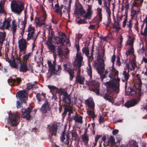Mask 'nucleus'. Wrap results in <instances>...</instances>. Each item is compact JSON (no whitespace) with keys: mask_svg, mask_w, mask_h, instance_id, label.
Wrapping results in <instances>:
<instances>
[{"mask_svg":"<svg viewBox=\"0 0 147 147\" xmlns=\"http://www.w3.org/2000/svg\"><path fill=\"white\" fill-rule=\"evenodd\" d=\"M144 23H145L146 25L144 29V32L141 31V35L145 37L147 36V16L146 17L143 21Z\"/></svg>","mask_w":147,"mask_h":147,"instance_id":"c85d7f7f","label":"nucleus"},{"mask_svg":"<svg viewBox=\"0 0 147 147\" xmlns=\"http://www.w3.org/2000/svg\"><path fill=\"white\" fill-rule=\"evenodd\" d=\"M47 18V15L46 14L45 11H43V12L42 15V17L41 18V19L43 21H45Z\"/></svg>","mask_w":147,"mask_h":147,"instance_id":"052dcab7","label":"nucleus"},{"mask_svg":"<svg viewBox=\"0 0 147 147\" xmlns=\"http://www.w3.org/2000/svg\"><path fill=\"white\" fill-rule=\"evenodd\" d=\"M36 98H37L38 101L39 102H40L41 101V95L39 93H38L36 94Z\"/></svg>","mask_w":147,"mask_h":147,"instance_id":"338daca9","label":"nucleus"},{"mask_svg":"<svg viewBox=\"0 0 147 147\" xmlns=\"http://www.w3.org/2000/svg\"><path fill=\"white\" fill-rule=\"evenodd\" d=\"M70 76V79L72 80L74 77V70L70 69H68L67 70Z\"/></svg>","mask_w":147,"mask_h":147,"instance_id":"a19ab883","label":"nucleus"},{"mask_svg":"<svg viewBox=\"0 0 147 147\" xmlns=\"http://www.w3.org/2000/svg\"><path fill=\"white\" fill-rule=\"evenodd\" d=\"M94 109L93 110H92V109H88V110L87 111V113L88 115L93 119H94L96 117L94 112Z\"/></svg>","mask_w":147,"mask_h":147,"instance_id":"4c0bfd02","label":"nucleus"},{"mask_svg":"<svg viewBox=\"0 0 147 147\" xmlns=\"http://www.w3.org/2000/svg\"><path fill=\"white\" fill-rule=\"evenodd\" d=\"M61 69V67L60 65L58 66V70H56V72H57V73H56V74L57 75H59L60 73V70Z\"/></svg>","mask_w":147,"mask_h":147,"instance_id":"774afa93","label":"nucleus"},{"mask_svg":"<svg viewBox=\"0 0 147 147\" xmlns=\"http://www.w3.org/2000/svg\"><path fill=\"white\" fill-rule=\"evenodd\" d=\"M126 67L129 70H134L137 67L136 57L134 56L129 60L128 63L126 64Z\"/></svg>","mask_w":147,"mask_h":147,"instance_id":"9d476101","label":"nucleus"},{"mask_svg":"<svg viewBox=\"0 0 147 147\" xmlns=\"http://www.w3.org/2000/svg\"><path fill=\"white\" fill-rule=\"evenodd\" d=\"M74 66L78 68V70L76 73V76H80L81 71V69L80 67L82 65H74Z\"/></svg>","mask_w":147,"mask_h":147,"instance_id":"603ef678","label":"nucleus"},{"mask_svg":"<svg viewBox=\"0 0 147 147\" xmlns=\"http://www.w3.org/2000/svg\"><path fill=\"white\" fill-rule=\"evenodd\" d=\"M18 46L20 51V52H23L27 48V44L25 39H21L18 41Z\"/></svg>","mask_w":147,"mask_h":147,"instance_id":"dca6fc26","label":"nucleus"},{"mask_svg":"<svg viewBox=\"0 0 147 147\" xmlns=\"http://www.w3.org/2000/svg\"><path fill=\"white\" fill-rule=\"evenodd\" d=\"M15 60L16 61V63L17 64H21V63H22V62L21 61V60L20 57H17L15 58Z\"/></svg>","mask_w":147,"mask_h":147,"instance_id":"bf43d9fd","label":"nucleus"},{"mask_svg":"<svg viewBox=\"0 0 147 147\" xmlns=\"http://www.w3.org/2000/svg\"><path fill=\"white\" fill-rule=\"evenodd\" d=\"M22 103H24L22 102V101H21V102H20L19 101H17L16 102V106L17 108H21L22 107Z\"/></svg>","mask_w":147,"mask_h":147,"instance_id":"e2e57ef3","label":"nucleus"},{"mask_svg":"<svg viewBox=\"0 0 147 147\" xmlns=\"http://www.w3.org/2000/svg\"><path fill=\"white\" fill-rule=\"evenodd\" d=\"M134 42V41L133 40H128L126 42V46L129 45L130 46V47H131L132 46L133 47Z\"/></svg>","mask_w":147,"mask_h":147,"instance_id":"13d9d810","label":"nucleus"},{"mask_svg":"<svg viewBox=\"0 0 147 147\" xmlns=\"http://www.w3.org/2000/svg\"><path fill=\"white\" fill-rule=\"evenodd\" d=\"M16 96L23 102H26V100L28 99V94L24 90L18 91L16 93Z\"/></svg>","mask_w":147,"mask_h":147,"instance_id":"9b49d317","label":"nucleus"},{"mask_svg":"<svg viewBox=\"0 0 147 147\" xmlns=\"http://www.w3.org/2000/svg\"><path fill=\"white\" fill-rule=\"evenodd\" d=\"M56 91H57L58 93H61V94L63 96V97H65L69 95L67 92L63 89H60L58 90V89L56 88Z\"/></svg>","mask_w":147,"mask_h":147,"instance_id":"72a5a7b5","label":"nucleus"},{"mask_svg":"<svg viewBox=\"0 0 147 147\" xmlns=\"http://www.w3.org/2000/svg\"><path fill=\"white\" fill-rule=\"evenodd\" d=\"M27 23L26 18V15H25L24 19V21L21 22V24L22 25V32L23 33L25 31V30L26 27V25Z\"/></svg>","mask_w":147,"mask_h":147,"instance_id":"79ce46f5","label":"nucleus"},{"mask_svg":"<svg viewBox=\"0 0 147 147\" xmlns=\"http://www.w3.org/2000/svg\"><path fill=\"white\" fill-rule=\"evenodd\" d=\"M76 21L79 24H86L87 23V22L85 19H82L79 17L76 18Z\"/></svg>","mask_w":147,"mask_h":147,"instance_id":"37998d69","label":"nucleus"},{"mask_svg":"<svg viewBox=\"0 0 147 147\" xmlns=\"http://www.w3.org/2000/svg\"><path fill=\"white\" fill-rule=\"evenodd\" d=\"M11 19L10 18L6 19L5 18L4 20L3 23L2 25L0 27V29L4 30L5 29L8 30L10 27Z\"/></svg>","mask_w":147,"mask_h":147,"instance_id":"4468645a","label":"nucleus"},{"mask_svg":"<svg viewBox=\"0 0 147 147\" xmlns=\"http://www.w3.org/2000/svg\"><path fill=\"white\" fill-rule=\"evenodd\" d=\"M83 36V34L79 33L76 34V38L79 41V40L82 38Z\"/></svg>","mask_w":147,"mask_h":147,"instance_id":"69168bd1","label":"nucleus"},{"mask_svg":"<svg viewBox=\"0 0 147 147\" xmlns=\"http://www.w3.org/2000/svg\"><path fill=\"white\" fill-rule=\"evenodd\" d=\"M110 22V20L109 19H107L104 22V24L106 26V27H107L109 26Z\"/></svg>","mask_w":147,"mask_h":147,"instance_id":"680f3d73","label":"nucleus"},{"mask_svg":"<svg viewBox=\"0 0 147 147\" xmlns=\"http://www.w3.org/2000/svg\"><path fill=\"white\" fill-rule=\"evenodd\" d=\"M96 19L98 22H101L102 20V9L100 7H98L97 9Z\"/></svg>","mask_w":147,"mask_h":147,"instance_id":"b1692460","label":"nucleus"},{"mask_svg":"<svg viewBox=\"0 0 147 147\" xmlns=\"http://www.w3.org/2000/svg\"><path fill=\"white\" fill-rule=\"evenodd\" d=\"M19 69L20 72H26L28 70L27 65L24 62L21 63Z\"/></svg>","mask_w":147,"mask_h":147,"instance_id":"a878e982","label":"nucleus"},{"mask_svg":"<svg viewBox=\"0 0 147 147\" xmlns=\"http://www.w3.org/2000/svg\"><path fill=\"white\" fill-rule=\"evenodd\" d=\"M129 70H128L127 72H126V71H124L123 72L122 74L124 77V80L126 81L128 80L130 76L129 73Z\"/></svg>","mask_w":147,"mask_h":147,"instance_id":"49530a36","label":"nucleus"},{"mask_svg":"<svg viewBox=\"0 0 147 147\" xmlns=\"http://www.w3.org/2000/svg\"><path fill=\"white\" fill-rule=\"evenodd\" d=\"M63 37H61V38H60L58 36L56 37V43L57 45L61 43L60 45L61 46L64 45V43L65 40H63Z\"/></svg>","mask_w":147,"mask_h":147,"instance_id":"473e14b6","label":"nucleus"},{"mask_svg":"<svg viewBox=\"0 0 147 147\" xmlns=\"http://www.w3.org/2000/svg\"><path fill=\"white\" fill-rule=\"evenodd\" d=\"M12 27L11 28V30L12 32V33L13 35L15 34L16 30L17 25L16 24V21L13 20L12 22Z\"/></svg>","mask_w":147,"mask_h":147,"instance_id":"e433bc0d","label":"nucleus"},{"mask_svg":"<svg viewBox=\"0 0 147 147\" xmlns=\"http://www.w3.org/2000/svg\"><path fill=\"white\" fill-rule=\"evenodd\" d=\"M111 142L112 145H114L115 144V140L114 137L113 136H111L108 140V143Z\"/></svg>","mask_w":147,"mask_h":147,"instance_id":"09e8293b","label":"nucleus"},{"mask_svg":"<svg viewBox=\"0 0 147 147\" xmlns=\"http://www.w3.org/2000/svg\"><path fill=\"white\" fill-rule=\"evenodd\" d=\"M48 88L50 90V92H51L53 96L52 98L55 100V86L51 85H49L47 86Z\"/></svg>","mask_w":147,"mask_h":147,"instance_id":"7c9ffc66","label":"nucleus"},{"mask_svg":"<svg viewBox=\"0 0 147 147\" xmlns=\"http://www.w3.org/2000/svg\"><path fill=\"white\" fill-rule=\"evenodd\" d=\"M6 33L4 31L3 32H0V45H3V43L6 37Z\"/></svg>","mask_w":147,"mask_h":147,"instance_id":"c756f323","label":"nucleus"},{"mask_svg":"<svg viewBox=\"0 0 147 147\" xmlns=\"http://www.w3.org/2000/svg\"><path fill=\"white\" fill-rule=\"evenodd\" d=\"M85 81V78L84 76H78L76 77V80L75 82V84H79L80 85L84 84Z\"/></svg>","mask_w":147,"mask_h":147,"instance_id":"5701e85b","label":"nucleus"},{"mask_svg":"<svg viewBox=\"0 0 147 147\" xmlns=\"http://www.w3.org/2000/svg\"><path fill=\"white\" fill-rule=\"evenodd\" d=\"M104 55L102 54H99L97 57V61H93V65L97 69L98 73L102 78L105 77L102 73L105 69V64L104 60Z\"/></svg>","mask_w":147,"mask_h":147,"instance_id":"7ed1b4c3","label":"nucleus"},{"mask_svg":"<svg viewBox=\"0 0 147 147\" xmlns=\"http://www.w3.org/2000/svg\"><path fill=\"white\" fill-rule=\"evenodd\" d=\"M82 51L83 53H85L86 55L87 56H88L89 54L88 49L86 47H84L83 48Z\"/></svg>","mask_w":147,"mask_h":147,"instance_id":"864d4df0","label":"nucleus"},{"mask_svg":"<svg viewBox=\"0 0 147 147\" xmlns=\"http://www.w3.org/2000/svg\"><path fill=\"white\" fill-rule=\"evenodd\" d=\"M12 11L19 14L24 10V6L23 3L19 1H12L11 4Z\"/></svg>","mask_w":147,"mask_h":147,"instance_id":"39448f33","label":"nucleus"},{"mask_svg":"<svg viewBox=\"0 0 147 147\" xmlns=\"http://www.w3.org/2000/svg\"><path fill=\"white\" fill-rule=\"evenodd\" d=\"M49 105L47 102H46L42 106L40 109V111L43 113H46L47 112Z\"/></svg>","mask_w":147,"mask_h":147,"instance_id":"2f4dec72","label":"nucleus"},{"mask_svg":"<svg viewBox=\"0 0 147 147\" xmlns=\"http://www.w3.org/2000/svg\"><path fill=\"white\" fill-rule=\"evenodd\" d=\"M140 6H137L136 4H134L131 8V15L132 17L134 16L137 13L140 12Z\"/></svg>","mask_w":147,"mask_h":147,"instance_id":"aec40b11","label":"nucleus"},{"mask_svg":"<svg viewBox=\"0 0 147 147\" xmlns=\"http://www.w3.org/2000/svg\"><path fill=\"white\" fill-rule=\"evenodd\" d=\"M74 12L77 15L80 14L81 16L86 19H90L92 18L93 11L92 10L91 6L88 5L86 12L82 6L76 9Z\"/></svg>","mask_w":147,"mask_h":147,"instance_id":"20e7f679","label":"nucleus"},{"mask_svg":"<svg viewBox=\"0 0 147 147\" xmlns=\"http://www.w3.org/2000/svg\"><path fill=\"white\" fill-rule=\"evenodd\" d=\"M111 74L109 76L111 78L113 75H114V78L109 82H103V84L107 88V90L111 92L117 91L119 89L120 79L118 78V71L116 70L113 66L110 69Z\"/></svg>","mask_w":147,"mask_h":147,"instance_id":"f03ea898","label":"nucleus"},{"mask_svg":"<svg viewBox=\"0 0 147 147\" xmlns=\"http://www.w3.org/2000/svg\"><path fill=\"white\" fill-rule=\"evenodd\" d=\"M113 28L115 30L116 32H118L120 29L119 22H115L113 25Z\"/></svg>","mask_w":147,"mask_h":147,"instance_id":"c03bdc74","label":"nucleus"},{"mask_svg":"<svg viewBox=\"0 0 147 147\" xmlns=\"http://www.w3.org/2000/svg\"><path fill=\"white\" fill-rule=\"evenodd\" d=\"M74 118L75 122L81 123H82V116L79 115H76L74 116Z\"/></svg>","mask_w":147,"mask_h":147,"instance_id":"c9c22d12","label":"nucleus"},{"mask_svg":"<svg viewBox=\"0 0 147 147\" xmlns=\"http://www.w3.org/2000/svg\"><path fill=\"white\" fill-rule=\"evenodd\" d=\"M22 81L21 78H16V79L11 78L7 80L8 84L11 86H19Z\"/></svg>","mask_w":147,"mask_h":147,"instance_id":"ddd939ff","label":"nucleus"},{"mask_svg":"<svg viewBox=\"0 0 147 147\" xmlns=\"http://www.w3.org/2000/svg\"><path fill=\"white\" fill-rule=\"evenodd\" d=\"M49 133V139L51 143L52 147H55V145L53 140L55 138V124L48 125Z\"/></svg>","mask_w":147,"mask_h":147,"instance_id":"0eeeda50","label":"nucleus"},{"mask_svg":"<svg viewBox=\"0 0 147 147\" xmlns=\"http://www.w3.org/2000/svg\"><path fill=\"white\" fill-rule=\"evenodd\" d=\"M26 85V89L30 90L33 88L34 86H35V84H32L31 83H28Z\"/></svg>","mask_w":147,"mask_h":147,"instance_id":"6e6d98bb","label":"nucleus"},{"mask_svg":"<svg viewBox=\"0 0 147 147\" xmlns=\"http://www.w3.org/2000/svg\"><path fill=\"white\" fill-rule=\"evenodd\" d=\"M68 111L69 112V113H68L69 117L67 118V120L69 121L70 122H71L73 119V118L74 116L71 117V114L72 113H73V111L72 108L69 107H66L65 108V111L63 113L64 114H66L67 112Z\"/></svg>","mask_w":147,"mask_h":147,"instance_id":"a211bd4d","label":"nucleus"},{"mask_svg":"<svg viewBox=\"0 0 147 147\" xmlns=\"http://www.w3.org/2000/svg\"><path fill=\"white\" fill-rule=\"evenodd\" d=\"M87 71L88 75L91 78L92 76V70L90 65L88 64V66L87 67Z\"/></svg>","mask_w":147,"mask_h":147,"instance_id":"a18cd8bd","label":"nucleus"},{"mask_svg":"<svg viewBox=\"0 0 147 147\" xmlns=\"http://www.w3.org/2000/svg\"><path fill=\"white\" fill-rule=\"evenodd\" d=\"M12 57L13 59L12 60H10L8 62L9 63V65L11 67L17 69L18 68V65L16 63V61L15 60V58L13 56Z\"/></svg>","mask_w":147,"mask_h":147,"instance_id":"bb28decb","label":"nucleus"},{"mask_svg":"<svg viewBox=\"0 0 147 147\" xmlns=\"http://www.w3.org/2000/svg\"><path fill=\"white\" fill-rule=\"evenodd\" d=\"M61 141L64 144L68 145L69 144V134L67 133L65 134V130L64 129L62 132L61 137Z\"/></svg>","mask_w":147,"mask_h":147,"instance_id":"f8f14e48","label":"nucleus"},{"mask_svg":"<svg viewBox=\"0 0 147 147\" xmlns=\"http://www.w3.org/2000/svg\"><path fill=\"white\" fill-rule=\"evenodd\" d=\"M86 84L89 86V89L90 90L96 93L98 95L99 94L100 85L99 83L92 81L89 83L86 81Z\"/></svg>","mask_w":147,"mask_h":147,"instance_id":"6e6552de","label":"nucleus"},{"mask_svg":"<svg viewBox=\"0 0 147 147\" xmlns=\"http://www.w3.org/2000/svg\"><path fill=\"white\" fill-rule=\"evenodd\" d=\"M57 53L58 55L59 56H62L63 53L62 48L58 47V48L57 49Z\"/></svg>","mask_w":147,"mask_h":147,"instance_id":"5fc2aeb1","label":"nucleus"},{"mask_svg":"<svg viewBox=\"0 0 147 147\" xmlns=\"http://www.w3.org/2000/svg\"><path fill=\"white\" fill-rule=\"evenodd\" d=\"M63 101L67 104H69L71 102V98L70 95L64 97H63Z\"/></svg>","mask_w":147,"mask_h":147,"instance_id":"58836bf2","label":"nucleus"},{"mask_svg":"<svg viewBox=\"0 0 147 147\" xmlns=\"http://www.w3.org/2000/svg\"><path fill=\"white\" fill-rule=\"evenodd\" d=\"M86 104L88 106V109L93 110L94 108L95 105L92 99L89 98L85 100Z\"/></svg>","mask_w":147,"mask_h":147,"instance_id":"412c9836","label":"nucleus"},{"mask_svg":"<svg viewBox=\"0 0 147 147\" xmlns=\"http://www.w3.org/2000/svg\"><path fill=\"white\" fill-rule=\"evenodd\" d=\"M121 63L120 61V58L119 56H117V57L116 63V64L117 65L120 66L121 65Z\"/></svg>","mask_w":147,"mask_h":147,"instance_id":"0e129e2a","label":"nucleus"},{"mask_svg":"<svg viewBox=\"0 0 147 147\" xmlns=\"http://www.w3.org/2000/svg\"><path fill=\"white\" fill-rule=\"evenodd\" d=\"M35 29L34 28L31 26V25H30L28 27L27 32H28L27 34V40L29 41L31 39L34 40V41L36 40L39 32L37 34H35Z\"/></svg>","mask_w":147,"mask_h":147,"instance_id":"1a4fd4ad","label":"nucleus"},{"mask_svg":"<svg viewBox=\"0 0 147 147\" xmlns=\"http://www.w3.org/2000/svg\"><path fill=\"white\" fill-rule=\"evenodd\" d=\"M139 83L137 84L136 86V88L139 91L138 93L140 96L142 95L143 93L141 92V86L142 83L141 81H139Z\"/></svg>","mask_w":147,"mask_h":147,"instance_id":"ea45409f","label":"nucleus"},{"mask_svg":"<svg viewBox=\"0 0 147 147\" xmlns=\"http://www.w3.org/2000/svg\"><path fill=\"white\" fill-rule=\"evenodd\" d=\"M54 33L53 29L49 30L48 41L46 43L49 49L54 53L53 56L54 59L53 62V64L51 60L47 61L49 71L50 73L48 79H50L52 76L55 74V46L53 45L55 41Z\"/></svg>","mask_w":147,"mask_h":147,"instance_id":"f257e3e1","label":"nucleus"},{"mask_svg":"<svg viewBox=\"0 0 147 147\" xmlns=\"http://www.w3.org/2000/svg\"><path fill=\"white\" fill-rule=\"evenodd\" d=\"M83 57L81 53L77 52L76 57L75 60L74 65H82Z\"/></svg>","mask_w":147,"mask_h":147,"instance_id":"2eb2a0df","label":"nucleus"},{"mask_svg":"<svg viewBox=\"0 0 147 147\" xmlns=\"http://www.w3.org/2000/svg\"><path fill=\"white\" fill-rule=\"evenodd\" d=\"M9 117L8 119H5V122L7 121V123L9 122V119L11 125L12 126L17 125L20 121V118L18 116L15 114H13L11 112L9 113Z\"/></svg>","mask_w":147,"mask_h":147,"instance_id":"423d86ee","label":"nucleus"},{"mask_svg":"<svg viewBox=\"0 0 147 147\" xmlns=\"http://www.w3.org/2000/svg\"><path fill=\"white\" fill-rule=\"evenodd\" d=\"M132 25V21L130 20L128 22L127 24V26L129 28V32L131 31V28Z\"/></svg>","mask_w":147,"mask_h":147,"instance_id":"4d7b16f0","label":"nucleus"},{"mask_svg":"<svg viewBox=\"0 0 147 147\" xmlns=\"http://www.w3.org/2000/svg\"><path fill=\"white\" fill-rule=\"evenodd\" d=\"M62 5H59L58 3L56 4V12L58 13L60 16L62 15Z\"/></svg>","mask_w":147,"mask_h":147,"instance_id":"f704fd0d","label":"nucleus"},{"mask_svg":"<svg viewBox=\"0 0 147 147\" xmlns=\"http://www.w3.org/2000/svg\"><path fill=\"white\" fill-rule=\"evenodd\" d=\"M103 7L106 9V12H107L109 17L110 18L111 15V11L110 9V4L107 2L106 0H103Z\"/></svg>","mask_w":147,"mask_h":147,"instance_id":"4be33fe9","label":"nucleus"},{"mask_svg":"<svg viewBox=\"0 0 147 147\" xmlns=\"http://www.w3.org/2000/svg\"><path fill=\"white\" fill-rule=\"evenodd\" d=\"M134 52L133 47L132 46L131 47H130L128 50L126 52V55L127 56H129L131 54L134 53Z\"/></svg>","mask_w":147,"mask_h":147,"instance_id":"3c124183","label":"nucleus"},{"mask_svg":"<svg viewBox=\"0 0 147 147\" xmlns=\"http://www.w3.org/2000/svg\"><path fill=\"white\" fill-rule=\"evenodd\" d=\"M140 100V99L139 98L132 100L126 102L125 104V106L128 108L134 106Z\"/></svg>","mask_w":147,"mask_h":147,"instance_id":"6ab92c4d","label":"nucleus"},{"mask_svg":"<svg viewBox=\"0 0 147 147\" xmlns=\"http://www.w3.org/2000/svg\"><path fill=\"white\" fill-rule=\"evenodd\" d=\"M32 108L33 107L30 106L28 107L26 109L24 110V111L23 112L24 118L26 119L27 120H30V119L31 116L30 114Z\"/></svg>","mask_w":147,"mask_h":147,"instance_id":"f3484780","label":"nucleus"},{"mask_svg":"<svg viewBox=\"0 0 147 147\" xmlns=\"http://www.w3.org/2000/svg\"><path fill=\"white\" fill-rule=\"evenodd\" d=\"M101 95L105 100H108L109 101L112 103H113L114 102L113 98L111 97V96H109L108 94L106 93L102 94Z\"/></svg>","mask_w":147,"mask_h":147,"instance_id":"cd10ccee","label":"nucleus"},{"mask_svg":"<svg viewBox=\"0 0 147 147\" xmlns=\"http://www.w3.org/2000/svg\"><path fill=\"white\" fill-rule=\"evenodd\" d=\"M86 131L84 132V133L81 136L82 142L84 143V144L87 145L89 140V136L86 134Z\"/></svg>","mask_w":147,"mask_h":147,"instance_id":"393cba45","label":"nucleus"},{"mask_svg":"<svg viewBox=\"0 0 147 147\" xmlns=\"http://www.w3.org/2000/svg\"><path fill=\"white\" fill-rule=\"evenodd\" d=\"M71 132L72 139L75 140H77L78 137V135L77 134L76 132L75 131H72Z\"/></svg>","mask_w":147,"mask_h":147,"instance_id":"de8ad7c7","label":"nucleus"},{"mask_svg":"<svg viewBox=\"0 0 147 147\" xmlns=\"http://www.w3.org/2000/svg\"><path fill=\"white\" fill-rule=\"evenodd\" d=\"M32 54V52L29 53L27 54H25L23 56V59L25 62H27L28 59L31 56V54Z\"/></svg>","mask_w":147,"mask_h":147,"instance_id":"8fccbe9b","label":"nucleus"}]
</instances>
